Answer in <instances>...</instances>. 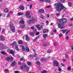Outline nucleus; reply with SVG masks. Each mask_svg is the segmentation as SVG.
<instances>
[{"label":"nucleus","mask_w":73,"mask_h":73,"mask_svg":"<svg viewBox=\"0 0 73 73\" xmlns=\"http://www.w3.org/2000/svg\"><path fill=\"white\" fill-rule=\"evenodd\" d=\"M53 31L54 33H56V32H57V30L56 29H54L53 30Z\"/></svg>","instance_id":"603ef678"},{"label":"nucleus","mask_w":73,"mask_h":73,"mask_svg":"<svg viewBox=\"0 0 73 73\" xmlns=\"http://www.w3.org/2000/svg\"><path fill=\"white\" fill-rule=\"evenodd\" d=\"M19 9H21V10H24V7L23 5L20 6L19 7Z\"/></svg>","instance_id":"f3484780"},{"label":"nucleus","mask_w":73,"mask_h":73,"mask_svg":"<svg viewBox=\"0 0 73 73\" xmlns=\"http://www.w3.org/2000/svg\"><path fill=\"white\" fill-rule=\"evenodd\" d=\"M19 44L21 45L23 44V41L22 40H20L18 41Z\"/></svg>","instance_id":"aec40b11"},{"label":"nucleus","mask_w":73,"mask_h":73,"mask_svg":"<svg viewBox=\"0 0 73 73\" xmlns=\"http://www.w3.org/2000/svg\"><path fill=\"white\" fill-rule=\"evenodd\" d=\"M60 15V13H57L56 14V15L57 16H59V15Z\"/></svg>","instance_id":"864d4df0"},{"label":"nucleus","mask_w":73,"mask_h":73,"mask_svg":"<svg viewBox=\"0 0 73 73\" xmlns=\"http://www.w3.org/2000/svg\"><path fill=\"white\" fill-rule=\"evenodd\" d=\"M25 25H22L20 27L21 28H24L25 27Z\"/></svg>","instance_id":"79ce46f5"},{"label":"nucleus","mask_w":73,"mask_h":73,"mask_svg":"<svg viewBox=\"0 0 73 73\" xmlns=\"http://www.w3.org/2000/svg\"><path fill=\"white\" fill-rule=\"evenodd\" d=\"M45 59L44 58H42L41 59V60L42 61H44V60Z\"/></svg>","instance_id":"680f3d73"},{"label":"nucleus","mask_w":73,"mask_h":73,"mask_svg":"<svg viewBox=\"0 0 73 73\" xmlns=\"http://www.w3.org/2000/svg\"><path fill=\"white\" fill-rule=\"evenodd\" d=\"M40 17L41 19H43L44 17V15H42L40 16Z\"/></svg>","instance_id":"e433bc0d"},{"label":"nucleus","mask_w":73,"mask_h":73,"mask_svg":"<svg viewBox=\"0 0 73 73\" xmlns=\"http://www.w3.org/2000/svg\"><path fill=\"white\" fill-rule=\"evenodd\" d=\"M40 25H37L36 26V27L37 28V29L39 30V31H40L41 29L42 28V26H40Z\"/></svg>","instance_id":"9d476101"},{"label":"nucleus","mask_w":73,"mask_h":73,"mask_svg":"<svg viewBox=\"0 0 73 73\" xmlns=\"http://www.w3.org/2000/svg\"><path fill=\"white\" fill-rule=\"evenodd\" d=\"M13 12L12 11H11L10 12V13H9L7 15V17H9V16H11V15H12L13 14Z\"/></svg>","instance_id":"f8f14e48"},{"label":"nucleus","mask_w":73,"mask_h":73,"mask_svg":"<svg viewBox=\"0 0 73 73\" xmlns=\"http://www.w3.org/2000/svg\"><path fill=\"white\" fill-rule=\"evenodd\" d=\"M46 71L44 70L42 72V73H46Z\"/></svg>","instance_id":"c9c22d12"},{"label":"nucleus","mask_w":73,"mask_h":73,"mask_svg":"<svg viewBox=\"0 0 73 73\" xmlns=\"http://www.w3.org/2000/svg\"><path fill=\"white\" fill-rule=\"evenodd\" d=\"M61 65L62 66H65V64H63V63H62L61 64Z\"/></svg>","instance_id":"bf43d9fd"},{"label":"nucleus","mask_w":73,"mask_h":73,"mask_svg":"<svg viewBox=\"0 0 73 73\" xmlns=\"http://www.w3.org/2000/svg\"><path fill=\"white\" fill-rule=\"evenodd\" d=\"M66 38V40H68V39H69V37H68V36H67Z\"/></svg>","instance_id":"13d9d810"},{"label":"nucleus","mask_w":73,"mask_h":73,"mask_svg":"<svg viewBox=\"0 0 73 73\" xmlns=\"http://www.w3.org/2000/svg\"><path fill=\"white\" fill-rule=\"evenodd\" d=\"M6 60L7 61H9L11 60V57H8L6 58Z\"/></svg>","instance_id":"b1692460"},{"label":"nucleus","mask_w":73,"mask_h":73,"mask_svg":"<svg viewBox=\"0 0 73 73\" xmlns=\"http://www.w3.org/2000/svg\"><path fill=\"white\" fill-rule=\"evenodd\" d=\"M39 13H44L45 12L44 10L43 9H41L38 11Z\"/></svg>","instance_id":"9b49d317"},{"label":"nucleus","mask_w":73,"mask_h":73,"mask_svg":"<svg viewBox=\"0 0 73 73\" xmlns=\"http://www.w3.org/2000/svg\"><path fill=\"white\" fill-rule=\"evenodd\" d=\"M16 44H17V43H16V42L15 41V42H13V43L11 44V45H16Z\"/></svg>","instance_id":"a878e982"},{"label":"nucleus","mask_w":73,"mask_h":73,"mask_svg":"<svg viewBox=\"0 0 73 73\" xmlns=\"http://www.w3.org/2000/svg\"><path fill=\"white\" fill-rule=\"evenodd\" d=\"M18 33H21V31L20 30H19L18 31Z\"/></svg>","instance_id":"338daca9"},{"label":"nucleus","mask_w":73,"mask_h":73,"mask_svg":"<svg viewBox=\"0 0 73 73\" xmlns=\"http://www.w3.org/2000/svg\"><path fill=\"white\" fill-rule=\"evenodd\" d=\"M51 7V6L50 5H48L46 7V8H50Z\"/></svg>","instance_id":"4c0bfd02"},{"label":"nucleus","mask_w":73,"mask_h":73,"mask_svg":"<svg viewBox=\"0 0 73 73\" xmlns=\"http://www.w3.org/2000/svg\"><path fill=\"white\" fill-rule=\"evenodd\" d=\"M46 3H51V1L50 0L48 1H46Z\"/></svg>","instance_id":"a18cd8bd"},{"label":"nucleus","mask_w":73,"mask_h":73,"mask_svg":"<svg viewBox=\"0 0 73 73\" xmlns=\"http://www.w3.org/2000/svg\"><path fill=\"white\" fill-rule=\"evenodd\" d=\"M5 29H3L2 31V33H4L5 32Z\"/></svg>","instance_id":"69168bd1"},{"label":"nucleus","mask_w":73,"mask_h":73,"mask_svg":"<svg viewBox=\"0 0 73 73\" xmlns=\"http://www.w3.org/2000/svg\"><path fill=\"white\" fill-rule=\"evenodd\" d=\"M48 36V34H44L43 35V38H46V37Z\"/></svg>","instance_id":"5701e85b"},{"label":"nucleus","mask_w":73,"mask_h":73,"mask_svg":"<svg viewBox=\"0 0 73 73\" xmlns=\"http://www.w3.org/2000/svg\"><path fill=\"white\" fill-rule=\"evenodd\" d=\"M5 73H8L9 72V70L8 69H6L5 70Z\"/></svg>","instance_id":"bb28decb"},{"label":"nucleus","mask_w":73,"mask_h":73,"mask_svg":"<svg viewBox=\"0 0 73 73\" xmlns=\"http://www.w3.org/2000/svg\"><path fill=\"white\" fill-rule=\"evenodd\" d=\"M25 39L27 41H29L30 40V38H29V36L28 35H25Z\"/></svg>","instance_id":"ddd939ff"},{"label":"nucleus","mask_w":73,"mask_h":73,"mask_svg":"<svg viewBox=\"0 0 73 73\" xmlns=\"http://www.w3.org/2000/svg\"><path fill=\"white\" fill-rule=\"evenodd\" d=\"M30 34V35H31V36H33V35H34V33H31Z\"/></svg>","instance_id":"37998d69"},{"label":"nucleus","mask_w":73,"mask_h":73,"mask_svg":"<svg viewBox=\"0 0 73 73\" xmlns=\"http://www.w3.org/2000/svg\"><path fill=\"white\" fill-rule=\"evenodd\" d=\"M61 21H62V23L61 21H59L58 22V27L60 28V29H63L64 28V25L62 24V23H66L67 21H68V20H67V19L65 18H64L62 19H61Z\"/></svg>","instance_id":"f257e3e1"},{"label":"nucleus","mask_w":73,"mask_h":73,"mask_svg":"<svg viewBox=\"0 0 73 73\" xmlns=\"http://www.w3.org/2000/svg\"><path fill=\"white\" fill-rule=\"evenodd\" d=\"M70 20V21H73V17L71 18Z\"/></svg>","instance_id":"0e129e2a"},{"label":"nucleus","mask_w":73,"mask_h":73,"mask_svg":"<svg viewBox=\"0 0 73 73\" xmlns=\"http://www.w3.org/2000/svg\"><path fill=\"white\" fill-rule=\"evenodd\" d=\"M39 38V36H37L36 37V38L34 40L35 41H37L38 39Z\"/></svg>","instance_id":"393cba45"},{"label":"nucleus","mask_w":73,"mask_h":73,"mask_svg":"<svg viewBox=\"0 0 73 73\" xmlns=\"http://www.w3.org/2000/svg\"><path fill=\"white\" fill-rule=\"evenodd\" d=\"M47 45L46 44V43L45 44H43V46H44V47H46V45Z\"/></svg>","instance_id":"3c124183"},{"label":"nucleus","mask_w":73,"mask_h":73,"mask_svg":"<svg viewBox=\"0 0 73 73\" xmlns=\"http://www.w3.org/2000/svg\"><path fill=\"white\" fill-rule=\"evenodd\" d=\"M8 11V8H7L4 10L5 12H7Z\"/></svg>","instance_id":"c756f323"},{"label":"nucleus","mask_w":73,"mask_h":73,"mask_svg":"<svg viewBox=\"0 0 73 73\" xmlns=\"http://www.w3.org/2000/svg\"><path fill=\"white\" fill-rule=\"evenodd\" d=\"M37 31V30L35 28L34 29V32H36Z\"/></svg>","instance_id":"09e8293b"},{"label":"nucleus","mask_w":73,"mask_h":73,"mask_svg":"<svg viewBox=\"0 0 73 73\" xmlns=\"http://www.w3.org/2000/svg\"><path fill=\"white\" fill-rule=\"evenodd\" d=\"M62 32L63 33H65L66 32V30H62Z\"/></svg>","instance_id":"7c9ffc66"},{"label":"nucleus","mask_w":73,"mask_h":73,"mask_svg":"<svg viewBox=\"0 0 73 73\" xmlns=\"http://www.w3.org/2000/svg\"><path fill=\"white\" fill-rule=\"evenodd\" d=\"M40 59V58L38 57L37 58H36L35 59V60H38V59Z\"/></svg>","instance_id":"49530a36"},{"label":"nucleus","mask_w":73,"mask_h":73,"mask_svg":"<svg viewBox=\"0 0 73 73\" xmlns=\"http://www.w3.org/2000/svg\"><path fill=\"white\" fill-rule=\"evenodd\" d=\"M1 54H7V53H6L5 52H4V51H2L1 52Z\"/></svg>","instance_id":"c85d7f7f"},{"label":"nucleus","mask_w":73,"mask_h":73,"mask_svg":"<svg viewBox=\"0 0 73 73\" xmlns=\"http://www.w3.org/2000/svg\"><path fill=\"white\" fill-rule=\"evenodd\" d=\"M24 13L21 12H19L17 13L18 16H21V15H23Z\"/></svg>","instance_id":"a211bd4d"},{"label":"nucleus","mask_w":73,"mask_h":73,"mask_svg":"<svg viewBox=\"0 0 73 73\" xmlns=\"http://www.w3.org/2000/svg\"><path fill=\"white\" fill-rule=\"evenodd\" d=\"M61 1L62 3H65L66 1L65 0H61Z\"/></svg>","instance_id":"f704fd0d"},{"label":"nucleus","mask_w":73,"mask_h":73,"mask_svg":"<svg viewBox=\"0 0 73 73\" xmlns=\"http://www.w3.org/2000/svg\"><path fill=\"white\" fill-rule=\"evenodd\" d=\"M62 36H63V35L62 34L60 33L59 34V37H62Z\"/></svg>","instance_id":"ea45409f"},{"label":"nucleus","mask_w":73,"mask_h":73,"mask_svg":"<svg viewBox=\"0 0 73 73\" xmlns=\"http://www.w3.org/2000/svg\"><path fill=\"white\" fill-rule=\"evenodd\" d=\"M47 52L48 53H50L51 52V50H48L47 51Z\"/></svg>","instance_id":"a19ab883"},{"label":"nucleus","mask_w":73,"mask_h":73,"mask_svg":"<svg viewBox=\"0 0 73 73\" xmlns=\"http://www.w3.org/2000/svg\"><path fill=\"white\" fill-rule=\"evenodd\" d=\"M39 34V33L38 32L37 33H36L35 34V35H38Z\"/></svg>","instance_id":"e2e57ef3"},{"label":"nucleus","mask_w":73,"mask_h":73,"mask_svg":"<svg viewBox=\"0 0 73 73\" xmlns=\"http://www.w3.org/2000/svg\"><path fill=\"white\" fill-rule=\"evenodd\" d=\"M32 19L28 21V24H34L35 22H37L38 21V19L36 18H33V17H31Z\"/></svg>","instance_id":"7ed1b4c3"},{"label":"nucleus","mask_w":73,"mask_h":73,"mask_svg":"<svg viewBox=\"0 0 73 73\" xmlns=\"http://www.w3.org/2000/svg\"><path fill=\"white\" fill-rule=\"evenodd\" d=\"M15 64H16V62H15V61H14L11 63V66H12V67H14Z\"/></svg>","instance_id":"4468645a"},{"label":"nucleus","mask_w":73,"mask_h":73,"mask_svg":"<svg viewBox=\"0 0 73 73\" xmlns=\"http://www.w3.org/2000/svg\"><path fill=\"white\" fill-rule=\"evenodd\" d=\"M15 49L17 51H19V48L18 47V45L17 44L15 45Z\"/></svg>","instance_id":"6ab92c4d"},{"label":"nucleus","mask_w":73,"mask_h":73,"mask_svg":"<svg viewBox=\"0 0 73 73\" xmlns=\"http://www.w3.org/2000/svg\"><path fill=\"white\" fill-rule=\"evenodd\" d=\"M48 29H44L43 30V33H48Z\"/></svg>","instance_id":"dca6fc26"},{"label":"nucleus","mask_w":73,"mask_h":73,"mask_svg":"<svg viewBox=\"0 0 73 73\" xmlns=\"http://www.w3.org/2000/svg\"><path fill=\"white\" fill-rule=\"evenodd\" d=\"M24 58L22 57L20 59V61H23V60H24Z\"/></svg>","instance_id":"72a5a7b5"},{"label":"nucleus","mask_w":73,"mask_h":73,"mask_svg":"<svg viewBox=\"0 0 73 73\" xmlns=\"http://www.w3.org/2000/svg\"><path fill=\"white\" fill-rule=\"evenodd\" d=\"M70 31H68L66 33V35H67V34H68V33H69V32Z\"/></svg>","instance_id":"4d7b16f0"},{"label":"nucleus","mask_w":73,"mask_h":73,"mask_svg":"<svg viewBox=\"0 0 73 73\" xmlns=\"http://www.w3.org/2000/svg\"><path fill=\"white\" fill-rule=\"evenodd\" d=\"M54 45L55 46H57V43H54Z\"/></svg>","instance_id":"58836bf2"},{"label":"nucleus","mask_w":73,"mask_h":73,"mask_svg":"<svg viewBox=\"0 0 73 73\" xmlns=\"http://www.w3.org/2000/svg\"><path fill=\"white\" fill-rule=\"evenodd\" d=\"M9 27L10 28V30L12 32H15V27L14 26V25L13 24H11L9 25Z\"/></svg>","instance_id":"20e7f679"},{"label":"nucleus","mask_w":73,"mask_h":73,"mask_svg":"<svg viewBox=\"0 0 73 73\" xmlns=\"http://www.w3.org/2000/svg\"><path fill=\"white\" fill-rule=\"evenodd\" d=\"M23 66H24L25 68L27 69V70H29V68L28 66H27L26 64H24L23 65V66H21V67L20 68V69H21V70H22L24 69Z\"/></svg>","instance_id":"39448f33"},{"label":"nucleus","mask_w":73,"mask_h":73,"mask_svg":"<svg viewBox=\"0 0 73 73\" xmlns=\"http://www.w3.org/2000/svg\"><path fill=\"white\" fill-rule=\"evenodd\" d=\"M54 66H57L58 65V62L57 61H55L53 63Z\"/></svg>","instance_id":"423d86ee"},{"label":"nucleus","mask_w":73,"mask_h":73,"mask_svg":"<svg viewBox=\"0 0 73 73\" xmlns=\"http://www.w3.org/2000/svg\"><path fill=\"white\" fill-rule=\"evenodd\" d=\"M68 5L69 6H72V3H71L70 2H69L68 3Z\"/></svg>","instance_id":"2f4dec72"},{"label":"nucleus","mask_w":73,"mask_h":73,"mask_svg":"<svg viewBox=\"0 0 73 73\" xmlns=\"http://www.w3.org/2000/svg\"><path fill=\"white\" fill-rule=\"evenodd\" d=\"M22 50H23V51H24V50H25V48H24V47L23 46L22 47Z\"/></svg>","instance_id":"473e14b6"},{"label":"nucleus","mask_w":73,"mask_h":73,"mask_svg":"<svg viewBox=\"0 0 73 73\" xmlns=\"http://www.w3.org/2000/svg\"><path fill=\"white\" fill-rule=\"evenodd\" d=\"M19 72L17 71H15V73H19Z\"/></svg>","instance_id":"774afa93"},{"label":"nucleus","mask_w":73,"mask_h":73,"mask_svg":"<svg viewBox=\"0 0 73 73\" xmlns=\"http://www.w3.org/2000/svg\"><path fill=\"white\" fill-rule=\"evenodd\" d=\"M32 7V5H30V9H31Z\"/></svg>","instance_id":"5fc2aeb1"},{"label":"nucleus","mask_w":73,"mask_h":73,"mask_svg":"<svg viewBox=\"0 0 73 73\" xmlns=\"http://www.w3.org/2000/svg\"><path fill=\"white\" fill-rule=\"evenodd\" d=\"M27 64L29 66H31L32 65V63L30 62H28Z\"/></svg>","instance_id":"4be33fe9"},{"label":"nucleus","mask_w":73,"mask_h":73,"mask_svg":"<svg viewBox=\"0 0 73 73\" xmlns=\"http://www.w3.org/2000/svg\"><path fill=\"white\" fill-rule=\"evenodd\" d=\"M31 29H35V27H34L33 26L31 27Z\"/></svg>","instance_id":"6e6d98bb"},{"label":"nucleus","mask_w":73,"mask_h":73,"mask_svg":"<svg viewBox=\"0 0 73 73\" xmlns=\"http://www.w3.org/2000/svg\"><path fill=\"white\" fill-rule=\"evenodd\" d=\"M6 48H4V45L2 43H0V50L3 49H5Z\"/></svg>","instance_id":"0eeeda50"},{"label":"nucleus","mask_w":73,"mask_h":73,"mask_svg":"<svg viewBox=\"0 0 73 73\" xmlns=\"http://www.w3.org/2000/svg\"><path fill=\"white\" fill-rule=\"evenodd\" d=\"M63 9L64 11H65L66 8L64 7L62 3L59 4L56 7V9L58 12H60L61 10Z\"/></svg>","instance_id":"f03ea898"},{"label":"nucleus","mask_w":73,"mask_h":73,"mask_svg":"<svg viewBox=\"0 0 73 73\" xmlns=\"http://www.w3.org/2000/svg\"><path fill=\"white\" fill-rule=\"evenodd\" d=\"M36 62H37V64L38 65H40V62H39V61H37Z\"/></svg>","instance_id":"8fccbe9b"},{"label":"nucleus","mask_w":73,"mask_h":73,"mask_svg":"<svg viewBox=\"0 0 73 73\" xmlns=\"http://www.w3.org/2000/svg\"><path fill=\"white\" fill-rule=\"evenodd\" d=\"M9 53H10V54H12L13 56H15V53L14 52V51H13V50H10Z\"/></svg>","instance_id":"1a4fd4ad"},{"label":"nucleus","mask_w":73,"mask_h":73,"mask_svg":"<svg viewBox=\"0 0 73 73\" xmlns=\"http://www.w3.org/2000/svg\"><path fill=\"white\" fill-rule=\"evenodd\" d=\"M30 15V12L29 11H27L26 13V16L28 17Z\"/></svg>","instance_id":"2eb2a0df"},{"label":"nucleus","mask_w":73,"mask_h":73,"mask_svg":"<svg viewBox=\"0 0 73 73\" xmlns=\"http://www.w3.org/2000/svg\"><path fill=\"white\" fill-rule=\"evenodd\" d=\"M26 50L27 52H29V49L28 47H26Z\"/></svg>","instance_id":"cd10ccee"},{"label":"nucleus","mask_w":73,"mask_h":73,"mask_svg":"<svg viewBox=\"0 0 73 73\" xmlns=\"http://www.w3.org/2000/svg\"><path fill=\"white\" fill-rule=\"evenodd\" d=\"M0 40L2 41H5V38H4V37L3 35L0 36Z\"/></svg>","instance_id":"6e6552de"},{"label":"nucleus","mask_w":73,"mask_h":73,"mask_svg":"<svg viewBox=\"0 0 73 73\" xmlns=\"http://www.w3.org/2000/svg\"><path fill=\"white\" fill-rule=\"evenodd\" d=\"M58 70L59 72H60V71L61 70V69L60 68V67L58 68Z\"/></svg>","instance_id":"de8ad7c7"},{"label":"nucleus","mask_w":73,"mask_h":73,"mask_svg":"<svg viewBox=\"0 0 73 73\" xmlns=\"http://www.w3.org/2000/svg\"><path fill=\"white\" fill-rule=\"evenodd\" d=\"M71 69V68H70V67H68L67 68V69L68 70H70Z\"/></svg>","instance_id":"c03bdc74"},{"label":"nucleus","mask_w":73,"mask_h":73,"mask_svg":"<svg viewBox=\"0 0 73 73\" xmlns=\"http://www.w3.org/2000/svg\"><path fill=\"white\" fill-rule=\"evenodd\" d=\"M20 23L22 24H24L25 23V22L23 20H22L20 21Z\"/></svg>","instance_id":"412c9836"},{"label":"nucleus","mask_w":73,"mask_h":73,"mask_svg":"<svg viewBox=\"0 0 73 73\" xmlns=\"http://www.w3.org/2000/svg\"><path fill=\"white\" fill-rule=\"evenodd\" d=\"M36 56H37V54L35 53V54L33 55V56L36 57Z\"/></svg>","instance_id":"052dcab7"}]
</instances>
